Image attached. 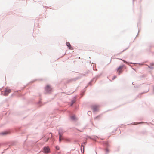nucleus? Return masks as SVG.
<instances>
[{
    "label": "nucleus",
    "instance_id": "20e7f679",
    "mask_svg": "<svg viewBox=\"0 0 154 154\" xmlns=\"http://www.w3.org/2000/svg\"><path fill=\"white\" fill-rule=\"evenodd\" d=\"M92 109L94 111H96L99 109V107L98 106L94 105L92 107Z\"/></svg>",
    "mask_w": 154,
    "mask_h": 154
},
{
    "label": "nucleus",
    "instance_id": "4468645a",
    "mask_svg": "<svg viewBox=\"0 0 154 154\" xmlns=\"http://www.w3.org/2000/svg\"><path fill=\"white\" fill-rule=\"evenodd\" d=\"M116 76H114V77H113V79H113V80H114L116 78Z\"/></svg>",
    "mask_w": 154,
    "mask_h": 154
},
{
    "label": "nucleus",
    "instance_id": "1a4fd4ad",
    "mask_svg": "<svg viewBox=\"0 0 154 154\" xmlns=\"http://www.w3.org/2000/svg\"><path fill=\"white\" fill-rule=\"evenodd\" d=\"M71 118L73 120H75V117L74 116H72Z\"/></svg>",
    "mask_w": 154,
    "mask_h": 154
},
{
    "label": "nucleus",
    "instance_id": "ddd939ff",
    "mask_svg": "<svg viewBox=\"0 0 154 154\" xmlns=\"http://www.w3.org/2000/svg\"><path fill=\"white\" fill-rule=\"evenodd\" d=\"M124 50H123L121 52H120V53H119L118 54H121V53H122V52H123V51H124Z\"/></svg>",
    "mask_w": 154,
    "mask_h": 154
},
{
    "label": "nucleus",
    "instance_id": "39448f33",
    "mask_svg": "<svg viewBox=\"0 0 154 154\" xmlns=\"http://www.w3.org/2000/svg\"><path fill=\"white\" fill-rule=\"evenodd\" d=\"M45 90L47 92H49L51 90V87L48 85H47L45 88Z\"/></svg>",
    "mask_w": 154,
    "mask_h": 154
},
{
    "label": "nucleus",
    "instance_id": "9b49d317",
    "mask_svg": "<svg viewBox=\"0 0 154 154\" xmlns=\"http://www.w3.org/2000/svg\"><path fill=\"white\" fill-rule=\"evenodd\" d=\"M121 60H122L124 63H126L127 64H128V63L127 62H126V61H125V60H122V59H121Z\"/></svg>",
    "mask_w": 154,
    "mask_h": 154
},
{
    "label": "nucleus",
    "instance_id": "0eeeda50",
    "mask_svg": "<svg viewBox=\"0 0 154 154\" xmlns=\"http://www.w3.org/2000/svg\"><path fill=\"white\" fill-rule=\"evenodd\" d=\"M59 141L60 142L61 141V140H62V139H63V137H62V135L60 133H59Z\"/></svg>",
    "mask_w": 154,
    "mask_h": 154
},
{
    "label": "nucleus",
    "instance_id": "423d86ee",
    "mask_svg": "<svg viewBox=\"0 0 154 154\" xmlns=\"http://www.w3.org/2000/svg\"><path fill=\"white\" fill-rule=\"evenodd\" d=\"M66 45L69 47V49L71 50L73 49V48L71 46L69 42H66Z\"/></svg>",
    "mask_w": 154,
    "mask_h": 154
},
{
    "label": "nucleus",
    "instance_id": "f257e3e1",
    "mask_svg": "<svg viewBox=\"0 0 154 154\" xmlns=\"http://www.w3.org/2000/svg\"><path fill=\"white\" fill-rule=\"evenodd\" d=\"M124 67V66L123 65L120 66L118 68L117 72L119 75H120L123 72Z\"/></svg>",
    "mask_w": 154,
    "mask_h": 154
},
{
    "label": "nucleus",
    "instance_id": "f8f14e48",
    "mask_svg": "<svg viewBox=\"0 0 154 154\" xmlns=\"http://www.w3.org/2000/svg\"><path fill=\"white\" fill-rule=\"evenodd\" d=\"M56 149L57 150H59L60 149L59 147L58 146H56Z\"/></svg>",
    "mask_w": 154,
    "mask_h": 154
},
{
    "label": "nucleus",
    "instance_id": "2eb2a0df",
    "mask_svg": "<svg viewBox=\"0 0 154 154\" xmlns=\"http://www.w3.org/2000/svg\"><path fill=\"white\" fill-rule=\"evenodd\" d=\"M48 139H49V138H47L45 141L47 142L48 140Z\"/></svg>",
    "mask_w": 154,
    "mask_h": 154
},
{
    "label": "nucleus",
    "instance_id": "dca6fc26",
    "mask_svg": "<svg viewBox=\"0 0 154 154\" xmlns=\"http://www.w3.org/2000/svg\"><path fill=\"white\" fill-rule=\"evenodd\" d=\"M143 123V122H139V123H138V124H140V123Z\"/></svg>",
    "mask_w": 154,
    "mask_h": 154
},
{
    "label": "nucleus",
    "instance_id": "9d476101",
    "mask_svg": "<svg viewBox=\"0 0 154 154\" xmlns=\"http://www.w3.org/2000/svg\"><path fill=\"white\" fill-rule=\"evenodd\" d=\"M75 100H73L71 102V103L70 105L71 106H72L73 105V104L75 103Z\"/></svg>",
    "mask_w": 154,
    "mask_h": 154
},
{
    "label": "nucleus",
    "instance_id": "7ed1b4c3",
    "mask_svg": "<svg viewBox=\"0 0 154 154\" xmlns=\"http://www.w3.org/2000/svg\"><path fill=\"white\" fill-rule=\"evenodd\" d=\"M50 149L48 147H45L44 148L43 152L45 153L49 152Z\"/></svg>",
    "mask_w": 154,
    "mask_h": 154
},
{
    "label": "nucleus",
    "instance_id": "f03ea898",
    "mask_svg": "<svg viewBox=\"0 0 154 154\" xmlns=\"http://www.w3.org/2000/svg\"><path fill=\"white\" fill-rule=\"evenodd\" d=\"M11 91L10 89L6 88L5 91V92L3 95L4 96H7L8 95V94L11 92Z\"/></svg>",
    "mask_w": 154,
    "mask_h": 154
},
{
    "label": "nucleus",
    "instance_id": "6e6552de",
    "mask_svg": "<svg viewBox=\"0 0 154 154\" xmlns=\"http://www.w3.org/2000/svg\"><path fill=\"white\" fill-rule=\"evenodd\" d=\"M8 132L7 131H5L4 132L1 133V134L2 135H5L8 134Z\"/></svg>",
    "mask_w": 154,
    "mask_h": 154
}]
</instances>
